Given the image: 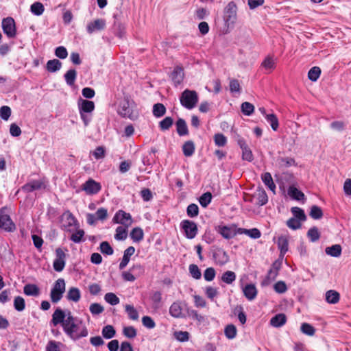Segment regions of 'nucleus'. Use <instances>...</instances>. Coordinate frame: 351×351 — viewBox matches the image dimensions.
<instances>
[{"instance_id": "nucleus-60", "label": "nucleus", "mask_w": 351, "mask_h": 351, "mask_svg": "<svg viewBox=\"0 0 351 351\" xmlns=\"http://www.w3.org/2000/svg\"><path fill=\"white\" fill-rule=\"evenodd\" d=\"M14 308L18 311H22L25 308V302L23 298L16 296L14 300Z\"/></svg>"}, {"instance_id": "nucleus-13", "label": "nucleus", "mask_w": 351, "mask_h": 351, "mask_svg": "<svg viewBox=\"0 0 351 351\" xmlns=\"http://www.w3.org/2000/svg\"><path fill=\"white\" fill-rule=\"evenodd\" d=\"M171 79L173 84L177 86L180 84L184 77V69L181 66H176L171 74Z\"/></svg>"}, {"instance_id": "nucleus-8", "label": "nucleus", "mask_w": 351, "mask_h": 351, "mask_svg": "<svg viewBox=\"0 0 351 351\" xmlns=\"http://www.w3.org/2000/svg\"><path fill=\"white\" fill-rule=\"evenodd\" d=\"M112 221L115 223H121L128 228L132 223V216L124 210H119L113 217Z\"/></svg>"}, {"instance_id": "nucleus-54", "label": "nucleus", "mask_w": 351, "mask_h": 351, "mask_svg": "<svg viewBox=\"0 0 351 351\" xmlns=\"http://www.w3.org/2000/svg\"><path fill=\"white\" fill-rule=\"evenodd\" d=\"M84 234L85 232L83 230L78 229L71 235L70 239L75 243H79L82 241Z\"/></svg>"}, {"instance_id": "nucleus-12", "label": "nucleus", "mask_w": 351, "mask_h": 351, "mask_svg": "<svg viewBox=\"0 0 351 351\" xmlns=\"http://www.w3.org/2000/svg\"><path fill=\"white\" fill-rule=\"evenodd\" d=\"M237 143L242 149V159L251 162L254 160V156L252 150L247 145L245 139L241 136H238Z\"/></svg>"}, {"instance_id": "nucleus-55", "label": "nucleus", "mask_w": 351, "mask_h": 351, "mask_svg": "<svg viewBox=\"0 0 351 351\" xmlns=\"http://www.w3.org/2000/svg\"><path fill=\"white\" fill-rule=\"evenodd\" d=\"M307 236L310 239L311 241L315 242L319 240L320 234L317 228L314 226L308 230Z\"/></svg>"}, {"instance_id": "nucleus-51", "label": "nucleus", "mask_w": 351, "mask_h": 351, "mask_svg": "<svg viewBox=\"0 0 351 351\" xmlns=\"http://www.w3.org/2000/svg\"><path fill=\"white\" fill-rule=\"evenodd\" d=\"M237 331V330L234 325L229 324L225 328L224 334L228 339H232L236 337Z\"/></svg>"}, {"instance_id": "nucleus-22", "label": "nucleus", "mask_w": 351, "mask_h": 351, "mask_svg": "<svg viewBox=\"0 0 351 351\" xmlns=\"http://www.w3.org/2000/svg\"><path fill=\"white\" fill-rule=\"evenodd\" d=\"M254 197L256 199V204L258 206H263L268 202L267 195L265 191L262 188H258L256 190L255 194L254 195Z\"/></svg>"}, {"instance_id": "nucleus-35", "label": "nucleus", "mask_w": 351, "mask_h": 351, "mask_svg": "<svg viewBox=\"0 0 351 351\" xmlns=\"http://www.w3.org/2000/svg\"><path fill=\"white\" fill-rule=\"evenodd\" d=\"M62 63L58 59L49 60L47 62L46 69L49 72L53 73L60 69Z\"/></svg>"}, {"instance_id": "nucleus-27", "label": "nucleus", "mask_w": 351, "mask_h": 351, "mask_svg": "<svg viewBox=\"0 0 351 351\" xmlns=\"http://www.w3.org/2000/svg\"><path fill=\"white\" fill-rule=\"evenodd\" d=\"M170 315L176 318L182 317V308L180 302H173L169 308Z\"/></svg>"}, {"instance_id": "nucleus-49", "label": "nucleus", "mask_w": 351, "mask_h": 351, "mask_svg": "<svg viewBox=\"0 0 351 351\" xmlns=\"http://www.w3.org/2000/svg\"><path fill=\"white\" fill-rule=\"evenodd\" d=\"M173 123V118L167 117L159 122V128L162 131L168 130L172 126Z\"/></svg>"}, {"instance_id": "nucleus-37", "label": "nucleus", "mask_w": 351, "mask_h": 351, "mask_svg": "<svg viewBox=\"0 0 351 351\" xmlns=\"http://www.w3.org/2000/svg\"><path fill=\"white\" fill-rule=\"evenodd\" d=\"M339 293L334 290L328 291L326 293V300L330 304H336L339 300Z\"/></svg>"}, {"instance_id": "nucleus-57", "label": "nucleus", "mask_w": 351, "mask_h": 351, "mask_svg": "<svg viewBox=\"0 0 351 351\" xmlns=\"http://www.w3.org/2000/svg\"><path fill=\"white\" fill-rule=\"evenodd\" d=\"M186 214L189 217L193 218L199 215V208L195 204H191L186 208Z\"/></svg>"}, {"instance_id": "nucleus-59", "label": "nucleus", "mask_w": 351, "mask_h": 351, "mask_svg": "<svg viewBox=\"0 0 351 351\" xmlns=\"http://www.w3.org/2000/svg\"><path fill=\"white\" fill-rule=\"evenodd\" d=\"M173 336L178 341L186 342L189 339L190 335L187 331H176Z\"/></svg>"}, {"instance_id": "nucleus-63", "label": "nucleus", "mask_w": 351, "mask_h": 351, "mask_svg": "<svg viewBox=\"0 0 351 351\" xmlns=\"http://www.w3.org/2000/svg\"><path fill=\"white\" fill-rule=\"evenodd\" d=\"M214 141L217 146L223 147L227 143V138L223 134L217 133L214 136Z\"/></svg>"}, {"instance_id": "nucleus-45", "label": "nucleus", "mask_w": 351, "mask_h": 351, "mask_svg": "<svg viewBox=\"0 0 351 351\" xmlns=\"http://www.w3.org/2000/svg\"><path fill=\"white\" fill-rule=\"evenodd\" d=\"M236 280V274L234 271H226L221 276V280L226 284H232Z\"/></svg>"}, {"instance_id": "nucleus-18", "label": "nucleus", "mask_w": 351, "mask_h": 351, "mask_svg": "<svg viewBox=\"0 0 351 351\" xmlns=\"http://www.w3.org/2000/svg\"><path fill=\"white\" fill-rule=\"evenodd\" d=\"M276 162L280 169H285L297 165L295 159L291 157H278L276 160Z\"/></svg>"}, {"instance_id": "nucleus-33", "label": "nucleus", "mask_w": 351, "mask_h": 351, "mask_svg": "<svg viewBox=\"0 0 351 351\" xmlns=\"http://www.w3.org/2000/svg\"><path fill=\"white\" fill-rule=\"evenodd\" d=\"M342 248L339 244L333 245L330 247H327L325 250L326 253L332 257H339L341 254Z\"/></svg>"}, {"instance_id": "nucleus-14", "label": "nucleus", "mask_w": 351, "mask_h": 351, "mask_svg": "<svg viewBox=\"0 0 351 351\" xmlns=\"http://www.w3.org/2000/svg\"><path fill=\"white\" fill-rule=\"evenodd\" d=\"M106 21L102 19H97L87 25L86 29L89 34H92L95 31H100L105 28Z\"/></svg>"}, {"instance_id": "nucleus-43", "label": "nucleus", "mask_w": 351, "mask_h": 351, "mask_svg": "<svg viewBox=\"0 0 351 351\" xmlns=\"http://www.w3.org/2000/svg\"><path fill=\"white\" fill-rule=\"evenodd\" d=\"M309 215L313 219H319L323 217V211L318 206L313 205L311 208Z\"/></svg>"}, {"instance_id": "nucleus-20", "label": "nucleus", "mask_w": 351, "mask_h": 351, "mask_svg": "<svg viewBox=\"0 0 351 351\" xmlns=\"http://www.w3.org/2000/svg\"><path fill=\"white\" fill-rule=\"evenodd\" d=\"M135 252V248L133 246L128 247L123 253L122 261L119 263V269H124L130 261V256H132Z\"/></svg>"}, {"instance_id": "nucleus-4", "label": "nucleus", "mask_w": 351, "mask_h": 351, "mask_svg": "<svg viewBox=\"0 0 351 351\" xmlns=\"http://www.w3.org/2000/svg\"><path fill=\"white\" fill-rule=\"evenodd\" d=\"M117 112L122 117L128 118L133 121L138 118V114L134 113L130 108L128 99H125L123 101L120 102Z\"/></svg>"}, {"instance_id": "nucleus-48", "label": "nucleus", "mask_w": 351, "mask_h": 351, "mask_svg": "<svg viewBox=\"0 0 351 351\" xmlns=\"http://www.w3.org/2000/svg\"><path fill=\"white\" fill-rule=\"evenodd\" d=\"M125 312L128 313L129 318L132 320H137L138 319V313L136 309L130 304H126L125 306Z\"/></svg>"}, {"instance_id": "nucleus-10", "label": "nucleus", "mask_w": 351, "mask_h": 351, "mask_svg": "<svg viewBox=\"0 0 351 351\" xmlns=\"http://www.w3.org/2000/svg\"><path fill=\"white\" fill-rule=\"evenodd\" d=\"M56 259L53 261V266L55 271H62L65 267L66 254L62 249L58 247L56 250Z\"/></svg>"}, {"instance_id": "nucleus-23", "label": "nucleus", "mask_w": 351, "mask_h": 351, "mask_svg": "<svg viewBox=\"0 0 351 351\" xmlns=\"http://www.w3.org/2000/svg\"><path fill=\"white\" fill-rule=\"evenodd\" d=\"M243 294L249 300H254L257 295V289L254 285L248 284L243 289Z\"/></svg>"}, {"instance_id": "nucleus-32", "label": "nucleus", "mask_w": 351, "mask_h": 351, "mask_svg": "<svg viewBox=\"0 0 351 351\" xmlns=\"http://www.w3.org/2000/svg\"><path fill=\"white\" fill-rule=\"evenodd\" d=\"M263 183L273 192H275L276 184L273 181L271 175L269 172L263 173L261 176Z\"/></svg>"}, {"instance_id": "nucleus-29", "label": "nucleus", "mask_w": 351, "mask_h": 351, "mask_svg": "<svg viewBox=\"0 0 351 351\" xmlns=\"http://www.w3.org/2000/svg\"><path fill=\"white\" fill-rule=\"evenodd\" d=\"M23 292L26 295L38 296L40 294V289L35 284H27L23 288Z\"/></svg>"}, {"instance_id": "nucleus-2", "label": "nucleus", "mask_w": 351, "mask_h": 351, "mask_svg": "<svg viewBox=\"0 0 351 351\" xmlns=\"http://www.w3.org/2000/svg\"><path fill=\"white\" fill-rule=\"evenodd\" d=\"M180 104L186 109L193 108L198 102V95L196 91L189 89L184 90L180 97Z\"/></svg>"}, {"instance_id": "nucleus-39", "label": "nucleus", "mask_w": 351, "mask_h": 351, "mask_svg": "<svg viewBox=\"0 0 351 351\" xmlns=\"http://www.w3.org/2000/svg\"><path fill=\"white\" fill-rule=\"evenodd\" d=\"M265 119L267 121L270 123V125L274 131H276L279 127L278 119L274 113L266 114Z\"/></svg>"}, {"instance_id": "nucleus-26", "label": "nucleus", "mask_w": 351, "mask_h": 351, "mask_svg": "<svg viewBox=\"0 0 351 351\" xmlns=\"http://www.w3.org/2000/svg\"><path fill=\"white\" fill-rule=\"evenodd\" d=\"M261 66L269 73L276 68V60L272 56H267L262 62Z\"/></svg>"}, {"instance_id": "nucleus-38", "label": "nucleus", "mask_w": 351, "mask_h": 351, "mask_svg": "<svg viewBox=\"0 0 351 351\" xmlns=\"http://www.w3.org/2000/svg\"><path fill=\"white\" fill-rule=\"evenodd\" d=\"M101 334L105 339H109L115 336L116 330L112 325H106L102 328Z\"/></svg>"}, {"instance_id": "nucleus-9", "label": "nucleus", "mask_w": 351, "mask_h": 351, "mask_svg": "<svg viewBox=\"0 0 351 351\" xmlns=\"http://www.w3.org/2000/svg\"><path fill=\"white\" fill-rule=\"evenodd\" d=\"M237 5L234 2L230 1L225 8L224 20L228 26L233 24L237 18Z\"/></svg>"}, {"instance_id": "nucleus-28", "label": "nucleus", "mask_w": 351, "mask_h": 351, "mask_svg": "<svg viewBox=\"0 0 351 351\" xmlns=\"http://www.w3.org/2000/svg\"><path fill=\"white\" fill-rule=\"evenodd\" d=\"M95 109V104L92 101L89 100H82L81 104H79V110L80 112L82 113H88L93 111Z\"/></svg>"}, {"instance_id": "nucleus-56", "label": "nucleus", "mask_w": 351, "mask_h": 351, "mask_svg": "<svg viewBox=\"0 0 351 351\" xmlns=\"http://www.w3.org/2000/svg\"><path fill=\"white\" fill-rule=\"evenodd\" d=\"M241 111L247 116L251 115L254 111V106L250 102L245 101L241 104Z\"/></svg>"}, {"instance_id": "nucleus-42", "label": "nucleus", "mask_w": 351, "mask_h": 351, "mask_svg": "<svg viewBox=\"0 0 351 351\" xmlns=\"http://www.w3.org/2000/svg\"><path fill=\"white\" fill-rule=\"evenodd\" d=\"M166 113L165 106L160 103H157L153 106V114L156 117H161Z\"/></svg>"}, {"instance_id": "nucleus-41", "label": "nucleus", "mask_w": 351, "mask_h": 351, "mask_svg": "<svg viewBox=\"0 0 351 351\" xmlns=\"http://www.w3.org/2000/svg\"><path fill=\"white\" fill-rule=\"evenodd\" d=\"M218 232L223 238L226 239H230L234 237V236L235 235L233 230L230 227L226 226H219Z\"/></svg>"}, {"instance_id": "nucleus-6", "label": "nucleus", "mask_w": 351, "mask_h": 351, "mask_svg": "<svg viewBox=\"0 0 351 351\" xmlns=\"http://www.w3.org/2000/svg\"><path fill=\"white\" fill-rule=\"evenodd\" d=\"M2 29L3 33L9 38H13L16 36L15 21L12 17H7L2 21Z\"/></svg>"}, {"instance_id": "nucleus-53", "label": "nucleus", "mask_w": 351, "mask_h": 351, "mask_svg": "<svg viewBox=\"0 0 351 351\" xmlns=\"http://www.w3.org/2000/svg\"><path fill=\"white\" fill-rule=\"evenodd\" d=\"M280 269V264H278L276 262H274L272 265L271 268L269 270L267 274V278L269 280H275L278 274V271Z\"/></svg>"}, {"instance_id": "nucleus-24", "label": "nucleus", "mask_w": 351, "mask_h": 351, "mask_svg": "<svg viewBox=\"0 0 351 351\" xmlns=\"http://www.w3.org/2000/svg\"><path fill=\"white\" fill-rule=\"evenodd\" d=\"M286 322V315L284 313H279L270 319V324L274 327L278 328L285 324Z\"/></svg>"}, {"instance_id": "nucleus-61", "label": "nucleus", "mask_w": 351, "mask_h": 351, "mask_svg": "<svg viewBox=\"0 0 351 351\" xmlns=\"http://www.w3.org/2000/svg\"><path fill=\"white\" fill-rule=\"evenodd\" d=\"M127 237V228L123 226H118L116 228V234L114 238L117 240H124Z\"/></svg>"}, {"instance_id": "nucleus-21", "label": "nucleus", "mask_w": 351, "mask_h": 351, "mask_svg": "<svg viewBox=\"0 0 351 351\" xmlns=\"http://www.w3.org/2000/svg\"><path fill=\"white\" fill-rule=\"evenodd\" d=\"M43 182L40 180H32L21 187V190L25 193H30L42 188Z\"/></svg>"}, {"instance_id": "nucleus-17", "label": "nucleus", "mask_w": 351, "mask_h": 351, "mask_svg": "<svg viewBox=\"0 0 351 351\" xmlns=\"http://www.w3.org/2000/svg\"><path fill=\"white\" fill-rule=\"evenodd\" d=\"M62 220L64 222V226L66 228L79 226L77 219L74 215L69 210L63 214Z\"/></svg>"}, {"instance_id": "nucleus-3", "label": "nucleus", "mask_w": 351, "mask_h": 351, "mask_svg": "<svg viewBox=\"0 0 351 351\" xmlns=\"http://www.w3.org/2000/svg\"><path fill=\"white\" fill-rule=\"evenodd\" d=\"M66 284L63 278H58L53 284L50 292V299L54 304L58 303L65 292Z\"/></svg>"}, {"instance_id": "nucleus-36", "label": "nucleus", "mask_w": 351, "mask_h": 351, "mask_svg": "<svg viewBox=\"0 0 351 351\" xmlns=\"http://www.w3.org/2000/svg\"><path fill=\"white\" fill-rule=\"evenodd\" d=\"M144 233L139 227L133 228L130 232V237L134 242H140L143 239Z\"/></svg>"}, {"instance_id": "nucleus-46", "label": "nucleus", "mask_w": 351, "mask_h": 351, "mask_svg": "<svg viewBox=\"0 0 351 351\" xmlns=\"http://www.w3.org/2000/svg\"><path fill=\"white\" fill-rule=\"evenodd\" d=\"M320 74V68L319 66H313L308 71V77L312 82H315L319 77Z\"/></svg>"}, {"instance_id": "nucleus-5", "label": "nucleus", "mask_w": 351, "mask_h": 351, "mask_svg": "<svg viewBox=\"0 0 351 351\" xmlns=\"http://www.w3.org/2000/svg\"><path fill=\"white\" fill-rule=\"evenodd\" d=\"M180 228L183 230L187 239H194L197 234V226L193 221L189 219L182 220L180 223Z\"/></svg>"}, {"instance_id": "nucleus-30", "label": "nucleus", "mask_w": 351, "mask_h": 351, "mask_svg": "<svg viewBox=\"0 0 351 351\" xmlns=\"http://www.w3.org/2000/svg\"><path fill=\"white\" fill-rule=\"evenodd\" d=\"M80 298L81 293L78 288L71 287L69 289L66 295L68 300L77 302L80 300Z\"/></svg>"}, {"instance_id": "nucleus-34", "label": "nucleus", "mask_w": 351, "mask_h": 351, "mask_svg": "<svg viewBox=\"0 0 351 351\" xmlns=\"http://www.w3.org/2000/svg\"><path fill=\"white\" fill-rule=\"evenodd\" d=\"M288 194L291 198L295 200L300 201L304 198V194L293 186H289Z\"/></svg>"}, {"instance_id": "nucleus-16", "label": "nucleus", "mask_w": 351, "mask_h": 351, "mask_svg": "<svg viewBox=\"0 0 351 351\" xmlns=\"http://www.w3.org/2000/svg\"><path fill=\"white\" fill-rule=\"evenodd\" d=\"M215 263L219 265H224L229 261V256L223 250H218L213 254Z\"/></svg>"}, {"instance_id": "nucleus-47", "label": "nucleus", "mask_w": 351, "mask_h": 351, "mask_svg": "<svg viewBox=\"0 0 351 351\" xmlns=\"http://www.w3.org/2000/svg\"><path fill=\"white\" fill-rule=\"evenodd\" d=\"M212 194L206 192L202 194L199 198V202L203 208H206L212 200Z\"/></svg>"}, {"instance_id": "nucleus-52", "label": "nucleus", "mask_w": 351, "mask_h": 351, "mask_svg": "<svg viewBox=\"0 0 351 351\" xmlns=\"http://www.w3.org/2000/svg\"><path fill=\"white\" fill-rule=\"evenodd\" d=\"M99 249L101 252L106 255L110 256L114 253L112 247L108 241L101 242L100 243Z\"/></svg>"}, {"instance_id": "nucleus-11", "label": "nucleus", "mask_w": 351, "mask_h": 351, "mask_svg": "<svg viewBox=\"0 0 351 351\" xmlns=\"http://www.w3.org/2000/svg\"><path fill=\"white\" fill-rule=\"evenodd\" d=\"M82 189L88 195H95L101 191V186L100 183L90 178L82 184Z\"/></svg>"}, {"instance_id": "nucleus-62", "label": "nucleus", "mask_w": 351, "mask_h": 351, "mask_svg": "<svg viewBox=\"0 0 351 351\" xmlns=\"http://www.w3.org/2000/svg\"><path fill=\"white\" fill-rule=\"evenodd\" d=\"M31 12L36 16L41 15L44 12V6L40 2L34 3L30 8Z\"/></svg>"}, {"instance_id": "nucleus-1", "label": "nucleus", "mask_w": 351, "mask_h": 351, "mask_svg": "<svg viewBox=\"0 0 351 351\" xmlns=\"http://www.w3.org/2000/svg\"><path fill=\"white\" fill-rule=\"evenodd\" d=\"M63 330L72 339L76 340L88 335V330L86 326L82 328L75 323V317L69 311L66 314V321L63 326Z\"/></svg>"}, {"instance_id": "nucleus-19", "label": "nucleus", "mask_w": 351, "mask_h": 351, "mask_svg": "<svg viewBox=\"0 0 351 351\" xmlns=\"http://www.w3.org/2000/svg\"><path fill=\"white\" fill-rule=\"evenodd\" d=\"M278 247L280 250V256H284L289 249L288 237L286 235H281L278 238Z\"/></svg>"}, {"instance_id": "nucleus-64", "label": "nucleus", "mask_w": 351, "mask_h": 351, "mask_svg": "<svg viewBox=\"0 0 351 351\" xmlns=\"http://www.w3.org/2000/svg\"><path fill=\"white\" fill-rule=\"evenodd\" d=\"M105 300L111 305H117L119 303V298L113 293H107L104 296Z\"/></svg>"}, {"instance_id": "nucleus-40", "label": "nucleus", "mask_w": 351, "mask_h": 351, "mask_svg": "<svg viewBox=\"0 0 351 351\" xmlns=\"http://www.w3.org/2000/svg\"><path fill=\"white\" fill-rule=\"evenodd\" d=\"M291 211L294 218H296L301 221H305L306 220V216L303 209L295 206L291 208Z\"/></svg>"}, {"instance_id": "nucleus-7", "label": "nucleus", "mask_w": 351, "mask_h": 351, "mask_svg": "<svg viewBox=\"0 0 351 351\" xmlns=\"http://www.w3.org/2000/svg\"><path fill=\"white\" fill-rule=\"evenodd\" d=\"M0 228L6 232H14L16 230L15 224L10 217L5 214L4 209L0 210Z\"/></svg>"}, {"instance_id": "nucleus-50", "label": "nucleus", "mask_w": 351, "mask_h": 351, "mask_svg": "<svg viewBox=\"0 0 351 351\" xmlns=\"http://www.w3.org/2000/svg\"><path fill=\"white\" fill-rule=\"evenodd\" d=\"M241 232L249 236L252 239H258L261 236V231L257 228L241 229Z\"/></svg>"}, {"instance_id": "nucleus-25", "label": "nucleus", "mask_w": 351, "mask_h": 351, "mask_svg": "<svg viewBox=\"0 0 351 351\" xmlns=\"http://www.w3.org/2000/svg\"><path fill=\"white\" fill-rule=\"evenodd\" d=\"M176 131L179 136H185L189 134V130L185 120L180 118L176 123Z\"/></svg>"}, {"instance_id": "nucleus-15", "label": "nucleus", "mask_w": 351, "mask_h": 351, "mask_svg": "<svg viewBox=\"0 0 351 351\" xmlns=\"http://www.w3.org/2000/svg\"><path fill=\"white\" fill-rule=\"evenodd\" d=\"M66 315L61 308H57L55 310L52 315L51 322L54 326H57L59 324H62L63 327L64 322L66 321Z\"/></svg>"}, {"instance_id": "nucleus-44", "label": "nucleus", "mask_w": 351, "mask_h": 351, "mask_svg": "<svg viewBox=\"0 0 351 351\" xmlns=\"http://www.w3.org/2000/svg\"><path fill=\"white\" fill-rule=\"evenodd\" d=\"M77 76V72L75 69H70L64 74V79L66 84L69 86L74 84Z\"/></svg>"}, {"instance_id": "nucleus-58", "label": "nucleus", "mask_w": 351, "mask_h": 351, "mask_svg": "<svg viewBox=\"0 0 351 351\" xmlns=\"http://www.w3.org/2000/svg\"><path fill=\"white\" fill-rule=\"evenodd\" d=\"M301 221L299 219L291 217L287 221V226L291 230H298L300 229L302 227Z\"/></svg>"}, {"instance_id": "nucleus-31", "label": "nucleus", "mask_w": 351, "mask_h": 351, "mask_svg": "<svg viewBox=\"0 0 351 351\" xmlns=\"http://www.w3.org/2000/svg\"><path fill=\"white\" fill-rule=\"evenodd\" d=\"M195 149V144L192 141H187L182 145L183 154L186 157L191 156L194 154Z\"/></svg>"}]
</instances>
